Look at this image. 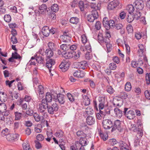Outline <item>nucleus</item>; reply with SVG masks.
Returning a JSON list of instances; mask_svg holds the SVG:
<instances>
[{
	"label": "nucleus",
	"instance_id": "1",
	"mask_svg": "<svg viewBox=\"0 0 150 150\" xmlns=\"http://www.w3.org/2000/svg\"><path fill=\"white\" fill-rule=\"evenodd\" d=\"M81 53V52L79 50L77 51V53L74 51L66 52H63L62 55L66 59L73 58L74 59L76 60L79 58Z\"/></svg>",
	"mask_w": 150,
	"mask_h": 150
},
{
	"label": "nucleus",
	"instance_id": "2",
	"mask_svg": "<svg viewBox=\"0 0 150 150\" xmlns=\"http://www.w3.org/2000/svg\"><path fill=\"white\" fill-rule=\"evenodd\" d=\"M53 96V100L56 102H58L60 104H63L65 103V96L60 93L57 94L56 91L52 92Z\"/></svg>",
	"mask_w": 150,
	"mask_h": 150
},
{
	"label": "nucleus",
	"instance_id": "3",
	"mask_svg": "<svg viewBox=\"0 0 150 150\" xmlns=\"http://www.w3.org/2000/svg\"><path fill=\"white\" fill-rule=\"evenodd\" d=\"M120 4V2L118 0H114L108 4L107 8L108 10H112L115 9Z\"/></svg>",
	"mask_w": 150,
	"mask_h": 150
},
{
	"label": "nucleus",
	"instance_id": "4",
	"mask_svg": "<svg viewBox=\"0 0 150 150\" xmlns=\"http://www.w3.org/2000/svg\"><path fill=\"white\" fill-rule=\"evenodd\" d=\"M59 108L58 105L56 103H53L51 105H48V112L50 114L53 115L54 112L58 110Z\"/></svg>",
	"mask_w": 150,
	"mask_h": 150
},
{
	"label": "nucleus",
	"instance_id": "5",
	"mask_svg": "<svg viewBox=\"0 0 150 150\" xmlns=\"http://www.w3.org/2000/svg\"><path fill=\"white\" fill-rule=\"evenodd\" d=\"M111 132H113L117 129L119 132H121L123 129L121 125V122L119 120H116L114 122L113 124Z\"/></svg>",
	"mask_w": 150,
	"mask_h": 150
},
{
	"label": "nucleus",
	"instance_id": "6",
	"mask_svg": "<svg viewBox=\"0 0 150 150\" xmlns=\"http://www.w3.org/2000/svg\"><path fill=\"white\" fill-rule=\"evenodd\" d=\"M127 108H125L123 111L125 116L129 120L133 119L135 117V114L134 111L132 110H130L127 111Z\"/></svg>",
	"mask_w": 150,
	"mask_h": 150
},
{
	"label": "nucleus",
	"instance_id": "7",
	"mask_svg": "<svg viewBox=\"0 0 150 150\" xmlns=\"http://www.w3.org/2000/svg\"><path fill=\"white\" fill-rule=\"evenodd\" d=\"M133 4L137 11L142 10L144 7V1L142 0H135Z\"/></svg>",
	"mask_w": 150,
	"mask_h": 150
},
{
	"label": "nucleus",
	"instance_id": "8",
	"mask_svg": "<svg viewBox=\"0 0 150 150\" xmlns=\"http://www.w3.org/2000/svg\"><path fill=\"white\" fill-rule=\"evenodd\" d=\"M113 122L110 119H106L103 121V126L105 129H109L112 127Z\"/></svg>",
	"mask_w": 150,
	"mask_h": 150
},
{
	"label": "nucleus",
	"instance_id": "9",
	"mask_svg": "<svg viewBox=\"0 0 150 150\" xmlns=\"http://www.w3.org/2000/svg\"><path fill=\"white\" fill-rule=\"evenodd\" d=\"M70 66V64L69 63L64 61L62 62L59 67L61 71L65 72L68 69Z\"/></svg>",
	"mask_w": 150,
	"mask_h": 150
},
{
	"label": "nucleus",
	"instance_id": "10",
	"mask_svg": "<svg viewBox=\"0 0 150 150\" xmlns=\"http://www.w3.org/2000/svg\"><path fill=\"white\" fill-rule=\"evenodd\" d=\"M46 66L49 69L50 72L51 71L50 68H52V65L54 64L55 61L54 59L49 58H46Z\"/></svg>",
	"mask_w": 150,
	"mask_h": 150
},
{
	"label": "nucleus",
	"instance_id": "11",
	"mask_svg": "<svg viewBox=\"0 0 150 150\" xmlns=\"http://www.w3.org/2000/svg\"><path fill=\"white\" fill-rule=\"evenodd\" d=\"M33 59H35L38 63L40 64H44L45 63L44 58L40 55L38 56L37 54H36L34 57H32L31 60Z\"/></svg>",
	"mask_w": 150,
	"mask_h": 150
},
{
	"label": "nucleus",
	"instance_id": "12",
	"mask_svg": "<svg viewBox=\"0 0 150 150\" xmlns=\"http://www.w3.org/2000/svg\"><path fill=\"white\" fill-rule=\"evenodd\" d=\"M100 4H98L97 6L94 8V9L92 10L91 12V15L94 16V17L97 19L98 17V12L96 9L99 10L100 9Z\"/></svg>",
	"mask_w": 150,
	"mask_h": 150
},
{
	"label": "nucleus",
	"instance_id": "13",
	"mask_svg": "<svg viewBox=\"0 0 150 150\" xmlns=\"http://www.w3.org/2000/svg\"><path fill=\"white\" fill-rule=\"evenodd\" d=\"M98 100V107L99 110H103L105 104V98L104 97H99Z\"/></svg>",
	"mask_w": 150,
	"mask_h": 150
},
{
	"label": "nucleus",
	"instance_id": "14",
	"mask_svg": "<svg viewBox=\"0 0 150 150\" xmlns=\"http://www.w3.org/2000/svg\"><path fill=\"white\" fill-rule=\"evenodd\" d=\"M39 12L41 14H44L47 11L48 12L49 11H50L49 8H47V7L46 5L45 4H43L42 5L40 6L39 8Z\"/></svg>",
	"mask_w": 150,
	"mask_h": 150
},
{
	"label": "nucleus",
	"instance_id": "15",
	"mask_svg": "<svg viewBox=\"0 0 150 150\" xmlns=\"http://www.w3.org/2000/svg\"><path fill=\"white\" fill-rule=\"evenodd\" d=\"M23 101L24 99L21 98L19 100L17 101V105L21 107L23 110H25L27 109L28 105L27 103H23Z\"/></svg>",
	"mask_w": 150,
	"mask_h": 150
},
{
	"label": "nucleus",
	"instance_id": "16",
	"mask_svg": "<svg viewBox=\"0 0 150 150\" xmlns=\"http://www.w3.org/2000/svg\"><path fill=\"white\" fill-rule=\"evenodd\" d=\"M19 138V135L18 134H13L8 136L7 137V139L8 140L10 141L14 140L16 141Z\"/></svg>",
	"mask_w": 150,
	"mask_h": 150
},
{
	"label": "nucleus",
	"instance_id": "17",
	"mask_svg": "<svg viewBox=\"0 0 150 150\" xmlns=\"http://www.w3.org/2000/svg\"><path fill=\"white\" fill-rule=\"evenodd\" d=\"M42 32L43 35L45 37H48L50 34L49 28L47 26H44L42 29Z\"/></svg>",
	"mask_w": 150,
	"mask_h": 150
},
{
	"label": "nucleus",
	"instance_id": "18",
	"mask_svg": "<svg viewBox=\"0 0 150 150\" xmlns=\"http://www.w3.org/2000/svg\"><path fill=\"white\" fill-rule=\"evenodd\" d=\"M53 92H55V91H54L53 90H52L51 91V93L48 92L46 94L45 98L49 103L51 102L52 99L53 100L54 97L52 93Z\"/></svg>",
	"mask_w": 150,
	"mask_h": 150
},
{
	"label": "nucleus",
	"instance_id": "19",
	"mask_svg": "<svg viewBox=\"0 0 150 150\" xmlns=\"http://www.w3.org/2000/svg\"><path fill=\"white\" fill-rule=\"evenodd\" d=\"M77 65L78 68L84 69L87 67L88 64L86 61H84L77 63Z\"/></svg>",
	"mask_w": 150,
	"mask_h": 150
},
{
	"label": "nucleus",
	"instance_id": "20",
	"mask_svg": "<svg viewBox=\"0 0 150 150\" xmlns=\"http://www.w3.org/2000/svg\"><path fill=\"white\" fill-rule=\"evenodd\" d=\"M86 122L88 125H91L95 123V120L93 116H88L86 119Z\"/></svg>",
	"mask_w": 150,
	"mask_h": 150
},
{
	"label": "nucleus",
	"instance_id": "21",
	"mask_svg": "<svg viewBox=\"0 0 150 150\" xmlns=\"http://www.w3.org/2000/svg\"><path fill=\"white\" fill-rule=\"evenodd\" d=\"M103 23L104 26L107 30H108L109 29V21L107 17H105L103 18Z\"/></svg>",
	"mask_w": 150,
	"mask_h": 150
},
{
	"label": "nucleus",
	"instance_id": "22",
	"mask_svg": "<svg viewBox=\"0 0 150 150\" xmlns=\"http://www.w3.org/2000/svg\"><path fill=\"white\" fill-rule=\"evenodd\" d=\"M85 112L86 115L85 114L84 116L85 117H86L87 116L93 115L94 113V111L91 108L89 107L86 108Z\"/></svg>",
	"mask_w": 150,
	"mask_h": 150
},
{
	"label": "nucleus",
	"instance_id": "23",
	"mask_svg": "<svg viewBox=\"0 0 150 150\" xmlns=\"http://www.w3.org/2000/svg\"><path fill=\"white\" fill-rule=\"evenodd\" d=\"M74 76L78 78H83L84 76V73L81 71L80 70H78L75 71L73 74Z\"/></svg>",
	"mask_w": 150,
	"mask_h": 150
},
{
	"label": "nucleus",
	"instance_id": "24",
	"mask_svg": "<svg viewBox=\"0 0 150 150\" xmlns=\"http://www.w3.org/2000/svg\"><path fill=\"white\" fill-rule=\"evenodd\" d=\"M51 11L54 13H56L58 11L59 7L58 5L57 4H54L51 6Z\"/></svg>",
	"mask_w": 150,
	"mask_h": 150
},
{
	"label": "nucleus",
	"instance_id": "25",
	"mask_svg": "<svg viewBox=\"0 0 150 150\" xmlns=\"http://www.w3.org/2000/svg\"><path fill=\"white\" fill-rule=\"evenodd\" d=\"M45 54L47 56L46 58H51V57L53 55V51L50 50L49 49H47L45 52Z\"/></svg>",
	"mask_w": 150,
	"mask_h": 150
},
{
	"label": "nucleus",
	"instance_id": "26",
	"mask_svg": "<svg viewBox=\"0 0 150 150\" xmlns=\"http://www.w3.org/2000/svg\"><path fill=\"white\" fill-rule=\"evenodd\" d=\"M126 9L128 11L129 14L132 13L135 10L132 4H129L127 6Z\"/></svg>",
	"mask_w": 150,
	"mask_h": 150
},
{
	"label": "nucleus",
	"instance_id": "27",
	"mask_svg": "<svg viewBox=\"0 0 150 150\" xmlns=\"http://www.w3.org/2000/svg\"><path fill=\"white\" fill-rule=\"evenodd\" d=\"M47 106L46 105H44L43 104H39V107L38 108V111L40 112H44L45 111L47 108Z\"/></svg>",
	"mask_w": 150,
	"mask_h": 150
},
{
	"label": "nucleus",
	"instance_id": "28",
	"mask_svg": "<svg viewBox=\"0 0 150 150\" xmlns=\"http://www.w3.org/2000/svg\"><path fill=\"white\" fill-rule=\"evenodd\" d=\"M79 22V19L77 17H72L70 19V22L73 24H77Z\"/></svg>",
	"mask_w": 150,
	"mask_h": 150
},
{
	"label": "nucleus",
	"instance_id": "29",
	"mask_svg": "<svg viewBox=\"0 0 150 150\" xmlns=\"http://www.w3.org/2000/svg\"><path fill=\"white\" fill-rule=\"evenodd\" d=\"M48 17L49 18H51L52 19L54 20L56 18V15L55 13L53 12L52 11H50L49 12H47Z\"/></svg>",
	"mask_w": 150,
	"mask_h": 150
},
{
	"label": "nucleus",
	"instance_id": "30",
	"mask_svg": "<svg viewBox=\"0 0 150 150\" xmlns=\"http://www.w3.org/2000/svg\"><path fill=\"white\" fill-rule=\"evenodd\" d=\"M23 150H32L29 144L27 142H24L22 144Z\"/></svg>",
	"mask_w": 150,
	"mask_h": 150
},
{
	"label": "nucleus",
	"instance_id": "31",
	"mask_svg": "<svg viewBox=\"0 0 150 150\" xmlns=\"http://www.w3.org/2000/svg\"><path fill=\"white\" fill-rule=\"evenodd\" d=\"M86 140V137L81 138L79 140V143L82 146H85L87 144Z\"/></svg>",
	"mask_w": 150,
	"mask_h": 150
},
{
	"label": "nucleus",
	"instance_id": "32",
	"mask_svg": "<svg viewBox=\"0 0 150 150\" xmlns=\"http://www.w3.org/2000/svg\"><path fill=\"white\" fill-rule=\"evenodd\" d=\"M14 113L15 115V120H19L21 119L22 115V113L16 111Z\"/></svg>",
	"mask_w": 150,
	"mask_h": 150
},
{
	"label": "nucleus",
	"instance_id": "33",
	"mask_svg": "<svg viewBox=\"0 0 150 150\" xmlns=\"http://www.w3.org/2000/svg\"><path fill=\"white\" fill-rule=\"evenodd\" d=\"M7 107L6 104L4 103H0V112H5L6 109Z\"/></svg>",
	"mask_w": 150,
	"mask_h": 150
},
{
	"label": "nucleus",
	"instance_id": "34",
	"mask_svg": "<svg viewBox=\"0 0 150 150\" xmlns=\"http://www.w3.org/2000/svg\"><path fill=\"white\" fill-rule=\"evenodd\" d=\"M48 46L50 50H51L53 51L55 50H56L55 46L54 43L52 42H50L48 43Z\"/></svg>",
	"mask_w": 150,
	"mask_h": 150
},
{
	"label": "nucleus",
	"instance_id": "35",
	"mask_svg": "<svg viewBox=\"0 0 150 150\" xmlns=\"http://www.w3.org/2000/svg\"><path fill=\"white\" fill-rule=\"evenodd\" d=\"M127 94L125 92H122L120 93L118 97L119 98L125 99L127 98Z\"/></svg>",
	"mask_w": 150,
	"mask_h": 150
},
{
	"label": "nucleus",
	"instance_id": "36",
	"mask_svg": "<svg viewBox=\"0 0 150 150\" xmlns=\"http://www.w3.org/2000/svg\"><path fill=\"white\" fill-rule=\"evenodd\" d=\"M114 111L117 116L120 117L122 116L123 114L122 111L119 109L117 108H115Z\"/></svg>",
	"mask_w": 150,
	"mask_h": 150
},
{
	"label": "nucleus",
	"instance_id": "37",
	"mask_svg": "<svg viewBox=\"0 0 150 150\" xmlns=\"http://www.w3.org/2000/svg\"><path fill=\"white\" fill-rule=\"evenodd\" d=\"M76 135L78 137L81 138L83 137H86V135L81 130H79L77 131L76 133Z\"/></svg>",
	"mask_w": 150,
	"mask_h": 150
},
{
	"label": "nucleus",
	"instance_id": "38",
	"mask_svg": "<svg viewBox=\"0 0 150 150\" xmlns=\"http://www.w3.org/2000/svg\"><path fill=\"white\" fill-rule=\"evenodd\" d=\"M99 134L101 139L104 141L108 139V137L107 134L106 133H101V132H100Z\"/></svg>",
	"mask_w": 150,
	"mask_h": 150
},
{
	"label": "nucleus",
	"instance_id": "39",
	"mask_svg": "<svg viewBox=\"0 0 150 150\" xmlns=\"http://www.w3.org/2000/svg\"><path fill=\"white\" fill-rule=\"evenodd\" d=\"M60 48L63 50H69V44H62L60 45Z\"/></svg>",
	"mask_w": 150,
	"mask_h": 150
},
{
	"label": "nucleus",
	"instance_id": "40",
	"mask_svg": "<svg viewBox=\"0 0 150 150\" xmlns=\"http://www.w3.org/2000/svg\"><path fill=\"white\" fill-rule=\"evenodd\" d=\"M37 139L36 141L39 142H42L45 139V137L44 136L41 134H39L37 135L36 137Z\"/></svg>",
	"mask_w": 150,
	"mask_h": 150
},
{
	"label": "nucleus",
	"instance_id": "41",
	"mask_svg": "<svg viewBox=\"0 0 150 150\" xmlns=\"http://www.w3.org/2000/svg\"><path fill=\"white\" fill-rule=\"evenodd\" d=\"M132 86L130 82H127L125 85V89L126 91H129L131 90Z\"/></svg>",
	"mask_w": 150,
	"mask_h": 150
},
{
	"label": "nucleus",
	"instance_id": "42",
	"mask_svg": "<svg viewBox=\"0 0 150 150\" xmlns=\"http://www.w3.org/2000/svg\"><path fill=\"white\" fill-rule=\"evenodd\" d=\"M12 56L14 59H20L21 58V57L16 51H15L14 53H12Z\"/></svg>",
	"mask_w": 150,
	"mask_h": 150
},
{
	"label": "nucleus",
	"instance_id": "43",
	"mask_svg": "<svg viewBox=\"0 0 150 150\" xmlns=\"http://www.w3.org/2000/svg\"><path fill=\"white\" fill-rule=\"evenodd\" d=\"M107 87L106 91L108 93L112 94L114 92V90L111 86H107Z\"/></svg>",
	"mask_w": 150,
	"mask_h": 150
},
{
	"label": "nucleus",
	"instance_id": "44",
	"mask_svg": "<svg viewBox=\"0 0 150 150\" xmlns=\"http://www.w3.org/2000/svg\"><path fill=\"white\" fill-rule=\"evenodd\" d=\"M67 96L69 100L71 103L73 102L74 101V98L70 93H68L67 94Z\"/></svg>",
	"mask_w": 150,
	"mask_h": 150
},
{
	"label": "nucleus",
	"instance_id": "45",
	"mask_svg": "<svg viewBox=\"0 0 150 150\" xmlns=\"http://www.w3.org/2000/svg\"><path fill=\"white\" fill-rule=\"evenodd\" d=\"M34 142L35 144V147L37 149H40L42 148V146L40 142H39L38 141L35 140L34 141Z\"/></svg>",
	"mask_w": 150,
	"mask_h": 150
},
{
	"label": "nucleus",
	"instance_id": "46",
	"mask_svg": "<svg viewBox=\"0 0 150 150\" xmlns=\"http://www.w3.org/2000/svg\"><path fill=\"white\" fill-rule=\"evenodd\" d=\"M9 132L8 129L7 128H6L4 130H3L1 132V134L2 136H6V137L8 136H10V135H8Z\"/></svg>",
	"mask_w": 150,
	"mask_h": 150
},
{
	"label": "nucleus",
	"instance_id": "47",
	"mask_svg": "<svg viewBox=\"0 0 150 150\" xmlns=\"http://www.w3.org/2000/svg\"><path fill=\"white\" fill-rule=\"evenodd\" d=\"M134 19V16L131 14L128 15L127 18V21L129 23L132 22Z\"/></svg>",
	"mask_w": 150,
	"mask_h": 150
},
{
	"label": "nucleus",
	"instance_id": "48",
	"mask_svg": "<svg viewBox=\"0 0 150 150\" xmlns=\"http://www.w3.org/2000/svg\"><path fill=\"white\" fill-rule=\"evenodd\" d=\"M141 16V13L139 11L137 10L136 13L134 15V18L136 20H139Z\"/></svg>",
	"mask_w": 150,
	"mask_h": 150
},
{
	"label": "nucleus",
	"instance_id": "49",
	"mask_svg": "<svg viewBox=\"0 0 150 150\" xmlns=\"http://www.w3.org/2000/svg\"><path fill=\"white\" fill-rule=\"evenodd\" d=\"M63 132L62 131L60 130L56 132L55 133V135L56 137L60 138L63 136Z\"/></svg>",
	"mask_w": 150,
	"mask_h": 150
},
{
	"label": "nucleus",
	"instance_id": "50",
	"mask_svg": "<svg viewBox=\"0 0 150 150\" xmlns=\"http://www.w3.org/2000/svg\"><path fill=\"white\" fill-rule=\"evenodd\" d=\"M87 19L88 21L90 22H93L95 19H97L94 17V16L90 14L87 16Z\"/></svg>",
	"mask_w": 150,
	"mask_h": 150
},
{
	"label": "nucleus",
	"instance_id": "51",
	"mask_svg": "<svg viewBox=\"0 0 150 150\" xmlns=\"http://www.w3.org/2000/svg\"><path fill=\"white\" fill-rule=\"evenodd\" d=\"M136 126H137L138 129H143L142 124L141 120H138L136 124Z\"/></svg>",
	"mask_w": 150,
	"mask_h": 150
},
{
	"label": "nucleus",
	"instance_id": "52",
	"mask_svg": "<svg viewBox=\"0 0 150 150\" xmlns=\"http://www.w3.org/2000/svg\"><path fill=\"white\" fill-rule=\"evenodd\" d=\"M78 5L81 11H84V5L83 2L81 1H79Z\"/></svg>",
	"mask_w": 150,
	"mask_h": 150
},
{
	"label": "nucleus",
	"instance_id": "53",
	"mask_svg": "<svg viewBox=\"0 0 150 150\" xmlns=\"http://www.w3.org/2000/svg\"><path fill=\"white\" fill-rule=\"evenodd\" d=\"M110 69V70H115L117 68V65L114 62L110 63L109 65Z\"/></svg>",
	"mask_w": 150,
	"mask_h": 150
},
{
	"label": "nucleus",
	"instance_id": "54",
	"mask_svg": "<svg viewBox=\"0 0 150 150\" xmlns=\"http://www.w3.org/2000/svg\"><path fill=\"white\" fill-rule=\"evenodd\" d=\"M33 116L36 121L38 122L40 120V117L37 113H35L33 115Z\"/></svg>",
	"mask_w": 150,
	"mask_h": 150
},
{
	"label": "nucleus",
	"instance_id": "55",
	"mask_svg": "<svg viewBox=\"0 0 150 150\" xmlns=\"http://www.w3.org/2000/svg\"><path fill=\"white\" fill-rule=\"evenodd\" d=\"M115 21L112 20H110L109 21V29L110 28H113L115 26Z\"/></svg>",
	"mask_w": 150,
	"mask_h": 150
},
{
	"label": "nucleus",
	"instance_id": "56",
	"mask_svg": "<svg viewBox=\"0 0 150 150\" xmlns=\"http://www.w3.org/2000/svg\"><path fill=\"white\" fill-rule=\"evenodd\" d=\"M85 57L86 59L88 60L90 59L92 57L91 52H86L85 54Z\"/></svg>",
	"mask_w": 150,
	"mask_h": 150
},
{
	"label": "nucleus",
	"instance_id": "57",
	"mask_svg": "<svg viewBox=\"0 0 150 150\" xmlns=\"http://www.w3.org/2000/svg\"><path fill=\"white\" fill-rule=\"evenodd\" d=\"M104 38L103 37L102 34H99L98 35V40L100 43H103Z\"/></svg>",
	"mask_w": 150,
	"mask_h": 150
},
{
	"label": "nucleus",
	"instance_id": "58",
	"mask_svg": "<svg viewBox=\"0 0 150 150\" xmlns=\"http://www.w3.org/2000/svg\"><path fill=\"white\" fill-rule=\"evenodd\" d=\"M126 29L128 33H132L133 32V27L131 24L128 25L127 26Z\"/></svg>",
	"mask_w": 150,
	"mask_h": 150
},
{
	"label": "nucleus",
	"instance_id": "59",
	"mask_svg": "<svg viewBox=\"0 0 150 150\" xmlns=\"http://www.w3.org/2000/svg\"><path fill=\"white\" fill-rule=\"evenodd\" d=\"M146 83L148 85L150 84V73H147L146 74Z\"/></svg>",
	"mask_w": 150,
	"mask_h": 150
},
{
	"label": "nucleus",
	"instance_id": "60",
	"mask_svg": "<svg viewBox=\"0 0 150 150\" xmlns=\"http://www.w3.org/2000/svg\"><path fill=\"white\" fill-rule=\"evenodd\" d=\"M81 129L83 130L86 131L88 130L89 128L85 123H82L81 125Z\"/></svg>",
	"mask_w": 150,
	"mask_h": 150
},
{
	"label": "nucleus",
	"instance_id": "61",
	"mask_svg": "<svg viewBox=\"0 0 150 150\" xmlns=\"http://www.w3.org/2000/svg\"><path fill=\"white\" fill-rule=\"evenodd\" d=\"M101 27V23L99 21H97L95 24V28L97 30H99Z\"/></svg>",
	"mask_w": 150,
	"mask_h": 150
},
{
	"label": "nucleus",
	"instance_id": "62",
	"mask_svg": "<svg viewBox=\"0 0 150 150\" xmlns=\"http://www.w3.org/2000/svg\"><path fill=\"white\" fill-rule=\"evenodd\" d=\"M4 20L6 22H9L11 20V18L10 15H6L4 16Z\"/></svg>",
	"mask_w": 150,
	"mask_h": 150
},
{
	"label": "nucleus",
	"instance_id": "63",
	"mask_svg": "<svg viewBox=\"0 0 150 150\" xmlns=\"http://www.w3.org/2000/svg\"><path fill=\"white\" fill-rule=\"evenodd\" d=\"M120 147L121 150H123V148L125 146H127V143L123 141H120Z\"/></svg>",
	"mask_w": 150,
	"mask_h": 150
},
{
	"label": "nucleus",
	"instance_id": "64",
	"mask_svg": "<svg viewBox=\"0 0 150 150\" xmlns=\"http://www.w3.org/2000/svg\"><path fill=\"white\" fill-rule=\"evenodd\" d=\"M113 61L115 63L118 64L120 62V60L118 57L115 56L112 57V59Z\"/></svg>",
	"mask_w": 150,
	"mask_h": 150
}]
</instances>
